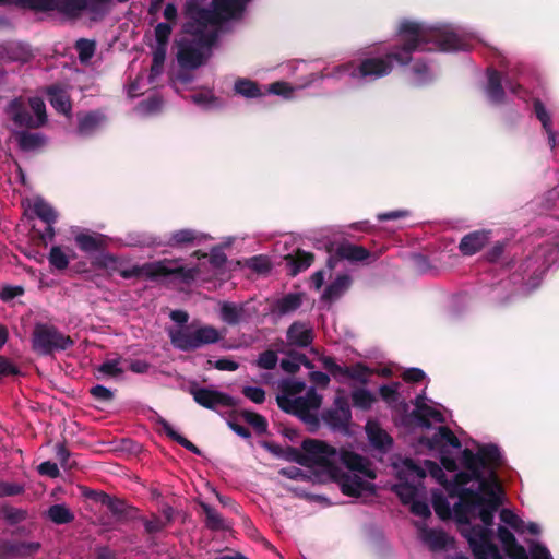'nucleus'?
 I'll use <instances>...</instances> for the list:
<instances>
[{
	"mask_svg": "<svg viewBox=\"0 0 559 559\" xmlns=\"http://www.w3.org/2000/svg\"><path fill=\"white\" fill-rule=\"evenodd\" d=\"M430 450L440 451L442 467L426 460L424 466L412 459L394 463L399 483L392 490L404 504L425 498L424 479L427 474L441 485L451 498L452 506L439 490L432 492V506L441 519L453 518L457 531L467 540L475 559H507L493 543L495 514L503 502V490L496 468L501 461L500 449L495 444H477L476 451L465 448L457 463L444 448L461 450V442L453 431L440 426L430 439L425 440Z\"/></svg>",
	"mask_w": 559,
	"mask_h": 559,
	"instance_id": "nucleus-1",
	"label": "nucleus"
},
{
	"mask_svg": "<svg viewBox=\"0 0 559 559\" xmlns=\"http://www.w3.org/2000/svg\"><path fill=\"white\" fill-rule=\"evenodd\" d=\"M19 146L23 151H35L45 145L47 139L43 133L21 131L16 133Z\"/></svg>",
	"mask_w": 559,
	"mask_h": 559,
	"instance_id": "nucleus-32",
	"label": "nucleus"
},
{
	"mask_svg": "<svg viewBox=\"0 0 559 559\" xmlns=\"http://www.w3.org/2000/svg\"><path fill=\"white\" fill-rule=\"evenodd\" d=\"M557 252L556 246L547 248H538L533 257H530L522 265L524 271L531 272L530 278L523 284V290L530 293L540 284L543 275L546 270L551 265L554 259L551 255Z\"/></svg>",
	"mask_w": 559,
	"mask_h": 559,
	"instance_id": "nucleus-10",
	"label": "nucleus"
},
{
	"mask_svg": "<svg viewBox=\"0 0 559 559\" xmlns=\"http://www.w3.org/2000/svg\"><path fill=\"white\" fill-rule=\"evenodd\" d=\"M3 516L9 523L15 524L24 521L27 518V512L19 508H7L3 510Z\"/></svg>",
	"mask_w": 559,
	"mask_h": 559,
	"instance_id": "nucleus-57",
	"label": "nucleus"
},
{
	"mask_svg": "<svg viewBox=\"0 0 559 559\" xmlns=\"http://www.w3.org/2000/svg\"><path fill=\"white\" fill-rule=\"evenodd\" d=\"M120 276L124 280L132 277H145L147 280H157L162 276L174 275L176 280L185 284L194 282L200 273L198 266L186 267L178 265L177 261L160 260L156 262H148L144 264H135L131 267L123 269Z\"/></svg>",
	"mask_w": 559,
	"mask_h": 559,
	"instance_id": "nucleus-6",
	"label": "nucleus"
},
{
	"mask_svg": "<svg viewBox=\"0 0 559 559\" xmlns=\"http://www.w3.org/2000/svg\"><path fill=\"white\" fill-rule=\"evenodd\" d=\"M92 396L102 402H108L114 399V393L110 389L102 384H96L90 389Z\"/></svg>",
	"mask_w": 559,
	"mask_h": 559,
	"instance_id": "nucleus-58",
	"label": "nucleus"
},
{
	"mask_svg": "<svg viewBox=\"0 0 559 559\" xmlns=\"http://www.w3.org/2000/svg\"><path fill=\"white\" fill-rule=\"evenodd\" d=\"M486 76L483 90L487 100L492 105H501L504 102L506 93L500 73L493 68H488Z\"/></svg>",
	"mask_w": 559,
	"mask_h": 559,
	"instance_id": "nucleus-19",
	"label": "nucleus"
},
{
	"mask_svg": "<svg viewBox=\"0 0 559 559\" xmlns=\"http://www.w3.org/2000/svg\"><path fill=\"white\" fill-rule=\"evenodd\" d=\"M397 34L402 44L382 53L365 52L358 58L334 67L331 71H310L297 88H306L318 81L335 80L352 86H362L389 75L393 62L406 66L413 62L411 81L421 86L436 78L433 68L413 55L420 51L456 52L467 51L472 41L480 40V33L473 26L454 23H427L404 19L400 22Z\"/></svg>",
	"mask_w": 559,
	"mask_h": 559,
	"instance_id": "nucleus-2",
	"label": "nucleus"
},
{
	"mask_svg": "<svg viewBox=\"0 0 559 559\" xmlns=\"http://www.w3.org/2000/svg\"><path fill=\"white\" fill-rule=\"evenodd\" d=\"M242 394L255 404H261L265 400V392L260 386L247 385L242 389Z\"/></svg>",
	"mask_w": 559,
	"mask_h": 559,
	"instance_id": "nucleus-56",
	"label": "nucleus"
},
{
	"mask_svg": "<svg viewBox=\"0 0 559 559\" xmlns=\"http://www.w3.org/2000/svg\"><path fill=\"white\" fill-rule=\"evenodd\" d=\"M20 371L9 359L0 356V378L19 374Z\"/></svg>",
	"mask_w": 559,
	"mask_h": 559,
	"instance_id": "nucleus-64",
	"label": "nucleus"
},
{
	"mask_svg": "<svg viewBox=\"0 0 559 559\" xmlns=\"http://www.w3.org/2000/svg\"><path fill=\"white\" fill-rule=\"evenodd\" d=\"M321 362L323 368L338 382H343L345 379L365 381L364 373L358 369L340 366L332 357L324 356L321 358Z\"/></svg>",
	"mask_w": 559,
	"mask_h": 559,
	"instance_id": "nucleus-22",
	"label": "nucleus"
},
{
	"mask_svg": "<svg viewBox=\"0 0 559 559\" xmlns=\"http://www.w3.org/2000/svg\"><path fill=\"white\" fill-rule=\"evenodd\" d=\"M141 521L145 533L150 535L160 533L168 526L163 518L157 514H152L151 518H143Z\"/></svg>",
	"mask_w": 559,
	"mask_h": 559,
	"instance_id": "nucleus-47",
	"label": "nucleus"
},
{
	"mask_svg": "<svg viewBox=\"0 0 559 559\" xmlns=\"http://www.w3.org/2000/svg\"><path fill=\"white\" fill-rule=\"evenodd\" d=\"M37 471L40 475H45L51 478H56L60 474L58 465L50 461L40 463L37 467Z\"/></svg>",
	"mask_w": 559,
	"mask_h": 559,
	"instance_id": "nucleus-60",
	"label": "nucleus"
},
{
	"mask_svg": "<svg viewBox=\"0 0 559 559\" xmlns=\"http://www.w3.org/2000/svg\"><path fill=\"white\" fill-rule=\"evenodd\" d=\"M294 91L295 87L290 86L286 82H275L267 86V93L280 95L284 98H290L293 96Z\"/></svg>",
	"mask_w": 559,
	"mask_h": 559,
	"instance_id": "nucleus-54",
	"label": "nucleus"
},
{
	"mask_svg": "<svg viewBox=\"0 0 559 559\" xmlns=\"http://www.w3.org/2000/svg\"><path fill=\"white\" fill-rule=\"evenodd\" d=\"M400 383L392 382L390 384L381 385L379 389L381 397L390 405L399 402L400 399Z\"/></svg>",
	"mask_w": 559,
	"mask_h": 559,
	"instance_id": "nucleus-48",
	"label": "nucleus"
},
{
	"mask_svg": "<svg viewBox=\"0 0 559 559\" xmlns=\"http://www.w3.org/2000/svg\"><path fill=\"white\" fill-rule=\"evenodd\" d=\"M48 261L49 264L58 271L66 270L70 262L69 257L59 246L51 247L48 254Z\"/></svg>",
	"mask_w": 559,
	"mask_h": 559,
	"instance_id": "nucleus-43",
	"label": "nucleus"
},
{
	"mask_svg": "<svg viewBox=\"0 0 559 559\" xmlns=\"http://www.w3.org/2000/svg\"><path fill=\"white\" fill-rule=\"evenodd\" d=\"M158 424L160 425L164 432L169 437L171 440L178 442L180 445L186 448L187 450L191 451L194 454H199L200 450L197 445H194L191 441L186 439L183 436L178 433L173 426L164 418L158 419Z\"/></svg>",
	"mask_w": 559,
	"mask_h": 559,
	"instance_id": "nucleus-37",
	"label": "nucleus"
},
{
	"mask_svg": "<svg viewBox=\"0 0 559 559\" xmlns=\"http://www.w3.org/2000/svg\"><path fill=\"white\" fill-rule=\"evenodd\" d=\"M7 112L19 127L37 129L47 122L45 102L37 96L28 99V106L22 98H14L9 103Z\"/></svg>",
	"mask_w": 559,
	"mask_h": 559,
	"instance_id": "nucleus-8",
	"label": "nucleus"
},
{
	"mask_svg": "<svg viewBox=\"0 0 559 559\" xmlns=\"http://www.w3.org/2000/svg\"><path fill=\"white\" fill-rule=\"evenodd\" d=\"M301 449L298 462L321 468L344 495L358 498L374 493L377 475L368 459L313 439L304 440Z\"/></svg>",
	"mask_w": 559,
	"mask_h": 559,
	"instance_id": "nucleus-4",
	"label": "nucleus"
},
{
	"mask_svg": "<svg viewBox=\"0 0 559 559\" xmlns=\"http://www.w3.org/2000/svg\"><path fill=\"white\" fill-rule=\"evenodd\" d=\"M489 238L490 231L487 230L469 233L461 239L459 249L464 255H473L489 241Z\"/></svg>",
	"mask_w": 559,
	"mask_h": 559,
	"instance_id": "nucleus-25",
	"label": "nucleus"
},
{
	"mask_svg": "<svg viewBox=\"0 0 559 559\" xmlns=\"http://www.w3.org/2000/svg\"><path fill=\"white\" fill-rule=\"evenodd\" d=\"M234 91L246 98H258L264 95L255 82L245 78L235 81Z\"/></svg>",
	"mask_w": 559,
	"mask_h": 559,
	"instance_id": "nucleus-35",
	"label": "nucleus"
},
{
	"mask_svg": "<svg viewBox=\"0 0 559 559\" xmlns=\"http://www.w3.org/2000/svg\"><path fill=\"white\" fill-rule=\"evenodd\" d=\"M352 278L348 274L337 275L336 278L330 283L322 294V299L328 302L335 301L349 288Z\"/></svg>",
	"mask_w": 559,
	"mask_h": 559,
	"instance_id": "nucleus-29",
	"label": "nucleus"
},
{
	"mask_svg": "<svg viewBox=\"0 0 559 559\" xmlns=\"http://www.w3.org/2000/svg\"><path fill=\"white\" fill-rule=\"evenodd\" d=\"M313 262V255L309 252L299 250L290 261L292 275L308 269Z\"/></svg>",
	"mask_w": 559,
	"mask_h": 559,
	"instance_id": "nucleus-44",
	"label": "nucleus"
},
{
	"mask_svg": "<svg viewBox=\"0 0 559 559\" xmlns=\"http://www.w3.org/2000/svg\"><path fill=\"white\" fill-rule=\"evenodd\" d=\"M204 514H205V526L211 531H225L228 528V524L224 520V518L210 504L205 502L200 503Z\"/></svg>",
	"mask_w": 559,
	"mask_h": 559,
	"instance_id": "nucleus-33",
	"label": "nucleus"
},
{
	"mask_svg": "<svg viewBox=\"0 0 559 559\" xmlns=\"http://www.w3.org/2000/svg\"><path fill=\"white\" fill-rule=\"evenodd\" d=\"M247 265L258 273H266L271 269L270 260L265 255H254L250 258L247 261Z\"/></svg>",
	"mask_w": 559,
	"mask_h": 559,
	"instance_id": "nucleus-52",
	"label": "nucleus"
},
{
	"mask_svg": "<svg viewBox=\"0 0 559 559\" xmlns=\"http://www.w3.org/2000/svg\"><path fill=\"white\" fill-rule=\"evenodd\" d=\"M48 100L53 109L62 115L69 116L72 109L68 92L57 85L47 88Z\"/></svg>",
	"mask_w": 559,
	"mask_h": 559,
	"instance_id": "nucleus-27",
	"label": "nucleus"
},
{
	"mask_svg": "<svg viewBox=\"0 0 559 559\" xmlns=\"http://www.w3.org/2000/svg\"><path fill=\"white\" fill-rule=\"evenodd\" d=\"M503 82L510 93H512L513 95H515L516 97H519L521 99H524V100L526 99V97H527L526 91L522 87V85L520 83H513L511 81L509 74H506Z\"/></svg>",
	"mask_w": 559,
	"mask_h": 559,
	"instance_id": "nucleus-61",
	"label": "nucleus"
},
{
	"mask_svg": "<svg viewBox=\"0 0 559 559\" xmlns=\"http://www.w3.org/2000/svg\"><path fill=\"white\" fill-rule=\"evenodd\" d=\"M95 41L81 38L75 44L79 59L82 63H87L95 53Z\"/></svg>",
	"mask_w": 559,
	"mask_h": 559,
	"instance_id": "nucleus-45",
	"label": "nucleus"
},
{
	"mask_svg": "<svg viewBox=\"0 0 559 559\" xmlns=\"http://www.w3.org/2000/svg\"><path fill=\"white\" fill-rule=\"evenodd\" d=\"M418 530L419 539L431 550L439 551L444 550L452 546L453 538H451L442 530L429 528L425 523H415Z\"/></svg>",
	"mask_w": 559,
	"mask_h": 559,
	"instance_id": "nucleus-16",
	"label": "nucleus"
},
{
	"mask_svg": "<svg viewBox=\"0 0 559 559\" xmlns=\"http://www.w3.org/2000/svg\"><path fill=\"white\" fill-rule=\"evenodd\" d=\"M74 241L76 246L85 253L98 251L104 245V236L88 233H80L75 235Z\"/></svg>",
	"mask_w": 559,
	"mask_h": 559,
	"instance_id": "nucleus-30",
	"label": "nucleus"
},
{
	"mask_svg": "<svg viewBox=\"0 0 559 559\" xmlns=\"http://www.w3.org/2000/svg\"><path fill=\"white\" fill-rule=\"evenodd\" d=\"M33 349L40 355H50L55 350H64L73 345L70 336L48 324H36L32 335Z\"/></svg>",
	"mask_w": 559,
	"mask_h": 559,
	"instance_id": "nucleus-9",
	"label": "nucleus"
},
{
	"mask_svg": "<svg viewBox=\"0 0 559 559\" xmlns=\"http://www.w3.org/2000/svg\"><path fill=\"white\" fill-rule=\"evenodd\" d=\"M47 518L55 524H68L74 515L66 504H53L47 510Z\"/></svg>",
	"mask_w": 559,
	"mask_h": 559,
	"instance_id": "nucleus-39",
	"label": "nucleus"
},
{
	"mask_svg": "<svg viewBox=\"0 0 559 559\" xmlns=\"http://www.w3.org/2000/svg\"><path fill=\"white\" fill-rule=\"evenodd\" d=\"M533 109L536 118L542 123V127L547 134V141L550 148L554 150L557 145V133L552 129V120L549 110L539 98L534 99Z\"/></svg>",
	"mask_w": 559,
	"mask_h": 559,
	"instance_id": "nucleus-24",
	"label": "nucleus"
},
{
	"mask_svg": "<svg viewBox=\"0 0 559 559\" xmlns=\"http://www.w3.org/2000/svg\"><path fill=\"white\" fill-rule=\"evenodd\" d=\"M411 512L417 516H420L423 519H427L430 516L431 511L428 502L425 498H417L416 500L408 503Z\"/></svg>",
	"mask_w": 559,
	"mask_h": 559,
	"instance_id": "nucleus-51",
	"label": "nucleus"
},
{
	"mask_svg": "<svg viewBox=\"0 0 559 559\" xmlns=\"http://www.w3.org/2000/svg\"><path fill=\"white\" fill-rule=\"evenodd\" d=\"M528 559H554L549 549L538 540H527Z\"/></svg>",
	"mask_w": 559,
	"mask_h": 559,
	"instance_id": "nucleus-46",
	"label": "nucleus"
},
{
	"mask_svg": "<svg viewBox=\"0 0 559 559\" xmlns=\"http://www.w3.org/2000/svg\"><path fill=\"white\" fill-rule=\"evenodd\" d=\"M227 261V257L221 247H215L210 253V263L215 267L223 266Z\"/></svg>",
	"mask_w": 559,
	"mask_h": 559,
	"instance_id": "nucleus-63",
	"label": "nucleus"
},
{
	"mask_svg": "<svg viewBox=\"0 0 559 559\" xmlns=\"http://www.w3.org/2000/svg\"><path fill=\"white\" fill-rule=\"evenodd\" d=\"M33 212L46 224H55L57 221V212L55 209L41 198H36L33 202Z\"/></svg>",
	"mask_w": 559,
	"mask_h": 559,
	"instance_id": "nucleus-36",
	"label": "nucleus"
},
{
	"mask_svg": "<svg viewBox=\"0 0 559 559\" xmlns=\"http://www.w3.org/2000/svg\"><path fill=\"white\" fill-rule=\"evenodd\" d=\"M192 102L204 109L214 108L217 106V98L211 92H200L191 96Z\"/></svg>",
	"mask_w": 559,
	"mask_h": 559,
	"instance_id": "nucleus-49",
	"label": "nucleus"
},
{
	"mask_svg": "<svg viewBox=\"0 0 559 559\" xmlns=\"http://www.w3.org/2000/svg\"><path fill=\"white\" fill-rule=\"evenodd\" d=\"M278 358L275 352L265 350L258 357L257 365L266 370L274 369L277 365Z\"/></svg>",
	"mask_w": 559,
	"mask_h": 559,
	"instance_id": "nucleus-53",
	"label": "nucleus"
},
{
	"mask_svg": "<svg viewBox=\"0 0 559 559\" xmlns=\"http://www.w3.org/2000/svg\"><path fill=\"white\" fill-rule=\"evenodd\" d=\"M258 313V309L250 302L221 301L218 316L227 325H238L249 322Z\"/></svg>",
	"mask_w": 559,
	"mask_h": 559,
	"instance_id": "nucleus-11",
	"label": "nucleus"
},
{
	"mask_svg": "<svg viewBox=\"0 0 559 559\" xmlns=\"http://www.w3.org/2000/svg\"><path fill=\"white\" fill-rule=\"evenodd\" d=\"M168 335L173 346L182 352L194 350L221 340L218 330L212 325H185L170 329Z\"/></svg>",
	"mask_w": 559,
	"mask_h": 559,
	"instance_id": "nucleus-7",
	"label": "nucleus"
},
{
	"mask_svg": "<svg viewBox=\"0 0 559 559\" xmlns=\"http://www.w3.org/2000/svg\"><path fill=\"white\" fill-rule=\"evenodd\" d=\"M2 53L12 61H25L31 56L29 47L20 41H9L2 47Z\"/></svg>",
	"mask_w": 559,
	"mask_h": 559,
	"instance_id": "nucleus-34",
	"label": "nucleus"
},
{
	"mask_svg": "<svg viewBox=\"0 0 559 559\" xmlns=\"http://www.w3.org/2000/svg\"><path fill=\"white\" fill-rule=\"evenodd\" d=\"M366 433L370 444L380 450L386 452L391 449L393 440L390 435L383 430L377 423L368 421L366 425Z\"/></svg>",
	"mask_w": 559,
	"mask_h": 559,
	"instance_id": "nucleus-26",
	"label": "nucleus"
},
{
	"mask_svg": "<svg viewBox=\"0 0 559 559\" xmlns=\"http://www.w3.org/2000/svg\"><path fill=\"white\" fill-rule=\"evenodd\" d=\"M280 394L276 397L278 407L287 414L297 416L309 430L319 428L318 412L322 396L314 388H306V383L296 379H284L280 383Z\"/></svg>",
	"mask_w": 559,
	"mask_h": 559,
	"instance_id": "nucleus-5",
	"label": "nucleus"
},
{
	"mask_svg": "<svg viewBox=\"0 0 559 559\" xmlns=\"http://www.w3.org/2000/svg\"><path fill=\"white\" fill-rule=\"evenodd\" d=\"M322 418L333 430L347 429L352 413L346 397L336 396L333 406L323 413Z\"/></svg>",
	"mask_w": 559,
	"mask_h": 559,
	"instance_id": "nucleus-13",
	"label": "nucleus"
},
{
	"mask_svg": "<svg viewBox=\"0 0 559 559\" xmlns=\"http://www.w3.org/2000/svg\"><path fill=\"white\" fill-rule=\"evenodd\" d=\"M500 521L512 528L518 534L528 533L531 535H539L540 526L535 522H524L516 513L510 509H502L499 513Z\"/></svg>",
	"mask_w": 559,
	"mask_h": 559,
	"instance_id": "nucleus-20",
	"label": "nucleus"
},
{
	"mask_svg": "<svg viewBox=\"0 0 559 559\" xmlns=\"http://www.w3.org/2000/svg\"><path fill=\"white\" fill-rule=\"evenodd\" d=\"M248 423L257 430L259 433H263L267 429V423L265 418L259 414H249Z\"/></svg>",
	"mask_w": 559,
	"mask_h": 559,
	"instance_id": "nucleus-62",
	"label": "nucleus"
},
{
	"mask_svg": "<svg viewBox=\"0 0 559 559\" xmlns=\"http://www.w3.org/2000/svg\"><path fill=\"white\" fill-rule=\"evenodd\" d=\"M338 254L348 261H364L369 257V251L364 247L347 243L338 248Z\"/></svg>",
	"mask_w": 559,
	"mask_h": 559,
	"instance_id": "nucleus-40",
	"label": "nucleus"
},
{
	"mask_svg": "<svg viewBox=\"0 0 559 559\" xmlns=\"http://www.w3.org/2000/svg\"><path fill=\"white\" fill-rule=\"evenodd\" d=\"M211 237L195 229L185 228L173 231L168 237L152 241L155 246H167L171 248H181L188 245H200Z\"/></svg>",
	"mask_w": 559,
	"mask_h": 559,
	"instance_id": "nucleus-14",
	"label": "nucleus"
},
{
	"mask_svg": "<svg viewBox=\"0 0 559 559\" xmlns=\"http://www.w3.org/2000/svg\"><path fill=\"white\" fill-rule=\"evenodd\" d=\"M497 535L500 543L502 544L508 559H528L527 550L525 547L516 542L513 533L509 531L504 525L498 526Z\"/></svg>",
	"mask_w": 559,
	"mask_h": 559,
	"instance_id": "nucleus-21",
	"label": "nucleus"
},
{
	"mask_svg": "<svg viewBox=\"0 0 559 559\" xmlns=\"http://www.w3.org/2000/svg\"><path fill=\"white\" fill-rule=\"evenodd\" d=\"M123 374L121 358L107 359L97 367V378H120Z\"/></svg>",
	"mask_w": 559,
	"mask_h": 559,
	"instance_id": "nucleus-38",
	"label": "nucleus"
},
{
	"mask_svg": "<svg viewBox=\"0 0 559 559\" xmlns=\"http://www.w3.org/2000/svg\"><path fill=\"white\" fill-rule=\"evenodd\" d=\"M306 362V356L305 355H289L286 358H283L281 361V367L283 370L294 373L296 372L301 364Z\"/></svg>",
	"mask_w": 559,
	"mask_h": 559,
	"instance_id": "nucleus-50",
	"label": "nucleus"
},
{
	"mask_svg": "<svg viewBox=\"0 0 559 559\" xmlns=\"http://www.w3.org/2000/svg\"><path fill=\"white\" fill-rule=\"evenodd\" d=\"M25 490L24 485L10 481H0V497H12L23 493Z\"/></svg>",
	"mask_w": 559,
	"mask_h": 559,
	"instance_id": "nucleus-55",
	"label": "nucleus"
},
{
	"mask_svg": "<svg viewBox=\"0 0 559 559\" xmlns=\"http://www.w3.org/2000/svg\"><path fill=\"white\" fill-rule=\"evenodd\" d=\"M171 33V26L168 23H158L155 27V37L159 45H165Z\"/></svg>",
	"mask_w": 559,
	"mask_h": 559,
	"instance_id": "nucleus-59",
	"label": "nucleus"
},
{
	"mask_svg": "<svg viewBox=\"0 0 559 559\" xmlns=\"http://www.w3.org/2000/svg\"><path fill=\"white\" fill-rule=\"evenodd\" d=\"M190 393L199 405L209 409L230 407L235 404L230 395L207 388H191Z\"/></svg>",
	"mask_w": 559,
	"mask_h": 559,
	"instance_id": "nucleus-15",
	"label": "nucleus"
},
{
	"mask_svg": "<svg viewBox=\"0 0 559 559\" xmlns=\"http://www.w3.org/2000/svg\"><path fill=\"white\" fill-rule=\"evenodd\" d=\"M250 0H212L198 10L183 26L186 36L178 43L177 59L185 69H197L210 57L218 35L242 17Z\"/></svg>",
	"mask_w": 559,
	"mask_h": 559,
	"instance_id": "nucleus-3",
	"label": "nucleus"
},
{
	"mask_svg": "<svg viewBox=\"0 0 559 559\" xmlns=\"http://www.w3.org/2000/svg\"><path fill=\"white\" fill-rule=\"evenodd\" d=\"M85 496L106 506L114 515H121L126 511V503L122 500L112 498L105 492L90 490Z\"/></svg>",
	"mask_w": 559,
	"mask_h": 559,
	"instance_id": "nucleus-31",
	"label": "nucleus"
},
{
	"mask_svg": "<svg viewBox=\"0 0 559 559\" xmlns=\"http://www.w3.org/2000/svg\"><path fill=\"white\" fill-rule=\"evenodd\" d=\"M287 342L290 346L308 347L312 343V329L302 322H294L286 333Z\"/></svg>",
	"mask_w": 559,
	"mask_h": 559,
	"instance_id": "nucleus-23",
	"label": "nucleus"
},
{
	"mask_svg": "<svg viewBox=\"0 0 559 559\" xmlns=\"http://www.w3.org/2000/svg\"><path fill=\"white\" fill-rule=\"evenodd\" d=\"M104 121V115L98 111H91L78 117V134L80 136L93 135L102 126Z\"/></svg>",
	"mask_w": 559,
	"mask_h": 559,
	"instance_id": "nucleus-28",
	"label": "nucleus"
},
{
	"mask_svg": "<svg viewBox=\"0 0 559 559\" xmlns=\"http://www.w3.org/2000/svg\"><path fill=\"white\" fill-rule=\"evenodd\" d=\"M163 107V99L160 96L154 94L150 96L147 99L140 102L135 111L141 116H150L157 114Z\"/></svg>",
	"mask_w": 559,
	"mask_h": 559,
	"instance_id": "nucleus-41",
	"label": "nucleus"
},
{
	"mask_svg": "<svg viewBox=\"0 0 559 559\" xmlns=\"http://www.w3.org/2000/svg\"><path fill=\"white\" fill-rule=\"evenodd\" d=\"M414 405L415 408L413 411V415L419 426L429 428L432 423H445L447 418L445 414L441 409V405L435 404L431 400H427L425 391L416 396Z\"/></svg>",
	"mask_w": 559,
	"mask_h": 559,
	"instance_id": "nucleus-12",
	"label": "nucleus"
},
{
	"mask_svg": "<svg viewBox=\"0 0 559 559\" xmlns=\"http://www.w3.org/2000/svg\"><path fill=\"white\" fill-rule=\"evenodd\" d=\"M40 548L39 542L0 540V559L31 557L38 552Z\"/></svg>",
	"mask_w": 559,
	"mask_h": 559,
	"instance_id": "nucleus-18",
	"label": "nucleus"
},
{
	"mask_svg": "<svg viewBox=\"0 0 559 559\" xmlns=\"http://www.w3.org/2000/svg\"><path fill=\"white\" fill-rule=\"evenodd\" d=\"M353 405L360 409H369L374 403V395L367 389L360 388L352 392Z\"/></svg>",
	"mask_w": 559,
	"mask_h": 559,
	"instance_id": "nucleus-42",
	"label": "nucleus"
},
{
	"mask_svg": "<svg viewBox=\"0 0 559 559\" xmlns=\"http://www.w3.org/2000/svg\"><path fill=\"white\" fill-rule=\"evenodd\" d=\"M304 294L292 292L274 298L270 304V314L275 319L292 314L302 305Z\"/></svg>",
	"mask_w": 559,
	"mask_h": 559,
	"instance_id": "nucleus-17",
	"label": "nucleus"
}]
</instances>
